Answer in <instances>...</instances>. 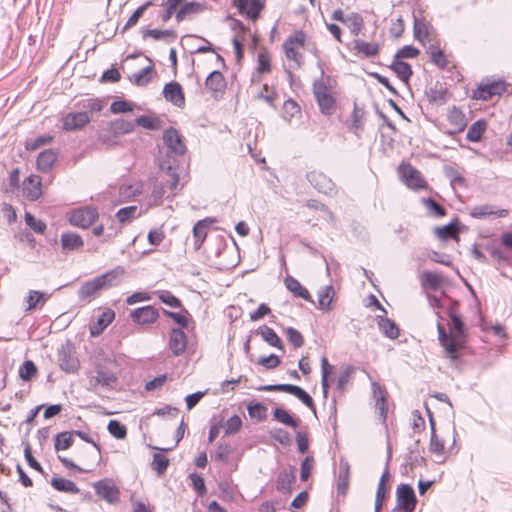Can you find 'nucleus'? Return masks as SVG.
Returning a JSON list of instances; mask_svg holds the SVG:
<instances>
[{
    "label": "nucleus",
    "instance_id": "nucleus-17",
    "mask_svg": "<svg viewBox=\"0 0 512 512\" xmlns=\"http://www.w3.org/2000/svg\"><path fill=\"white\" fill-rule=\"evenodd\" d=\"M158 316V310L152 305L137 308L131 313L133 322L141 325L155 322Z\"/></svg>",
    "mask_w": 512,
    "mask_h": 512
},
{
    "label": "nucleus",
    "instance_id": "nucleus-40",
    "mask_svg": "<svg viewBox=\"0 0 512 512\" xmlns=\"http://www.w3.org/2000/svg\"><path fill=\"white\" fill-rule=\"evenodd\" d=\"M344 25L348 27L353 36H358L364 27V20L360 14L353 12L347 14Z\"/></svg>",
    "mask_w": 512,
    "mask_h": 512
},
{
    "label": "nucleus",
    "instance_id": "nucleus-11",
    "mask_svg": "<svg viewBox=\"0 0 512 512\" xmlns=\"http://www.w3.org/2000/svg\"><path fill=\"white\" fill-rule=\"evenodd\" d=\"M90 120V116L85 111L77 109L63 116V129L67 131L79 130L85 127Z\"/></svg>",
    "mask_w": 512,
    "mask_h": 512
},
{
    "label": "nucleus",
    "instance_id": "nucleus-28",
    "mask_svg": "<svg viewBox=\"0 0 512 512\" xmlns=\"http://www.w3.org/2000/svg\"><path fill=\"white\" fill-rule=\"evenodd\" d=\"M377 324L380 331L390 339H396L399 336V328L396 323L386 317L377 316Z\"/></svg>",
    "mask_w": 512,
    "mask_h": 512
},
{
    "label": "nucleus",
    "instance_id": "nucleus-2",
    "mask_svg": "<svg viewBox=\"0 0 512 512\" xmlns=\"http://www.w3.org/2000/svg\"><path fill=\"white\" fill-rule=\"evenodd\" d=\"M330 77L321 78L313 83V94L320 111L325 115H332L335 110L336 100L331 92Z\"/></svg>",
    "mask_w": 512,
    "mask_h": 512
},
{
    "label": "nucleus",
    "instance_id": "nucleus-48",
    "mask_svg": "<svg viewBox=\"0 0 512 512\" xmlns=\"http://www.w3.org/2000/svg\"><path fill=\"white\" fill-rule=\"evenodd\" d=\"M73 444V432L65 431L58 433L55 437V450H66Z\"/></svg>",
    "mask_w": 512,
    "mask_h": 512
},
{
    "label": "nucleus",
    "instance_id": "nucleus-35",
    "mask_svg": "<svg viewBox=\"0 0 512 512\" xmlns=\"http://www.w3.org/2000/svg\"><path fill=\"white\" fill-rule=\"evenodd\" d=\"M50 484L57 491L71 494H78L80 492V489L73 481L65 478L53 477L50 481Z\"/></svg>",
    "mask_w": 512,
    "mask_h": 512
},
{
    "label": "nucleus",
    "instance_id": "nucleus-61",
    "mask_svg": "<svg viewBox=\"0 0 512 512\" xmlns=\"http://www.w3.org/2000/svg\"><path fill=\"white\" fill-rule=\"evenodd\" d=\"M413 31L415 38L419 41H423L429 36L428 27L425 21L420 20L418 18H414Z\"/></svg>",
    "mask_w": 512,
    "mask_h": 512
},
{
    "label": "nucleus",
    "instance_id": "nucleus-47",
    "mask_svg": "<svg viewBox=\"0 0 512 512\" xmlns=\"http://www.w3.org/2000/svg\"><path fill=\"white\" fill-rule=\"evenodd\" d=\"M464 338H456L455 336H451V340L444 344L442 347L445 350L446 356L451 360H457L458 355L457 351L463 345Z\"/></svg>",
    "mask_w": 512,
    "mask_h": 512
},
{
    "label": "nucleus",
    "instance_id": "nucleus-36",
    "mask_svg": "<svg viewBox=\"0 0 512 512\" xmlns=\"http://www.w3.org/2000/svg\"><path fill=\"white\" fill-rule=\"evenodd\" d=\"M75 107L80 111H85L90 116V113L100 112L104 104L100 99L87 98L79 101L75 104Z\"/></svg>",
    "mask_w": 512,
    "mask_h": 512
},
{
    "label": "nucleus",
    "instance_id": "nucleus-12",
    "mask_svg": "<svg viewBox=\"0 0 512 512\" xmlns=\"http://www.w3.org/2000/svg\"><path fill=\"white\" fill-rule=\"evenodd\" d=\"M506 91V85L503 81H493L487 84H481L474 92V98L480 100H490L493 96H500Z\"/></svg>",
    "mask_w": 512,
    "mask_h": 512
},
{
    "label": "nucleus",
    "instance_id": "nucleus-51",
    "mask_svg": "<svg viewBox=\"0 0 512 512\" xmlns=\"http://www.w3.org/2000/svg\"><path fill=\"white\" fill-rule=\"evenodd\" d=\"M429 450L436 455H442L444 452V442L436 434L435 422H432Z\"/></svg>",
    "mask_w": 512,
    "mask_h": 512
},
{
    "label": "nucleus",
    "instance_id": "nucleus-38",
    "mask_svg": "<svg viewBox=\"0 0 512 512\" xmlns=\"http://www.w3.org/2000/svg\"><path fill=\"white\" fill-rule=\"evenodd\" d=\"M90 382L92 385L101 384L102 386L111 387L117 382V377L111 371L98 369L97 375Z\"/></svg>",
    "mask_w": 512,
    "mask_h": 512
},
{
    "label": "nucleus",
    "instance_id": "nucleus-34",
    "mask_svg": "<svg viewBox=\"0 0 512 512\" xmlns=\"http://www.w3.org/2000/svg\"><path fill=\"white\" fill-rule=\"evenodd\" d=\"M434 232L436 236L442 240L455 239L459 240V230L457 228V221L450 222L447 225L441 227H435Z\"/></svg>",
    "mask_w": 512,
    "mask_h": 512
},
{
    "label": "nucleus",
    "instance_id": "nucleus-57",
    "mask_svg": "<svg viewBox=\"0 0 512 512\" xmlns=\"http://www.w3.org/2000/svg\"><path fill=\"white\" fill-rule=\"evenodd\" d=\"M169 465V459L160 453H156L153 456L152 469L157 472L158 475H162Z\"/></svg>",
    "mask_w": 512,
    "mask_h": 512
},
{
    "label": "nucleus",
    "instance_id": "nucleus-37",
    "mask_svg": "<svg viewBox=\"0 0 512 512\" xmlns=\"http://www.w3.org/2000/svg\"><path fill=\"white\" fill-rule=\"evenodd\" d=\"M205 6L198 2H188L185 3L176 13L177 22H181L185 19L186 16L191 14H197L204 10Z\"/></svg>",
    "mask_w": 512,
    "mask_h": 512
},
{
    "label": "nucleus",
    "instance_id": "nucleus-64",
    "mask_svg": "<svg viewBox=\"0 0 512 512\" xmlns=\"http://www.w3.org/2000/svg\"><path fill=\"white\" fill-rule=\"evenodd\" d=\"M158 297L162 303L170 306L171 308H178L181 306V301L176 296H174L170 291H159Z\"/></svg>",
    "mask_w": 512,
    "mask_h": 512
},
{
    "label": "nucleus",
    "instance_id": "nucleus-32",
    "mask_svg": "<svg viewBox=\"0 0 512 512\" xmlns=\"http://www.w3.org/2000/svg\"><path fill=\"white\" fill-rule=\"evenodd\" d=\"M114 312L107 310L101 313L98 317L97 322L90 327V333L92 336H98L103 330L112 322L114 319Z\"/></svg>",
    "mask_w": 512,
    "mask_h": 512
},
{
    "label": "nucleus",
    "instance_id": "nucleus-6",
    "mask_svg": "<svg viewBox=\"0 0 512 512\" xmlns=\"http://www.w3.org/2000/svg\"><path fill=\"white\" fill-rule=\"evenodd\" d=\"M98 216L99 213L95 207L87 206L73 210L69 216V222L73 226L87 228L95 222Z\"/></svg>",
    "mask_w": 512,
    "mask_h": 512
},
{
    "label": "nucleus",
    "instance_id": "nucleus-7",
    "mask_svg": "<svg viewBox=\"0 0 512 512\" xmlns=\"http://www.w3.org/2000/svg\"><path fill=\"white\" fill-rule=\"evenodd\" d=\"M307 180L318 192L325 195L333 196L336 194L335 183L320 171H311L307 173Z\"/></svg>",
    "mask_w": 512,
    "mask_h": 512
},
{
    "label": "nucleus",
    "instance_id": "nucleus-62",
    "mask_svg": "<svg viewBox=\"0 0 512 512\" xmlns=\"http://www.w3.org/2000/svg\"><path fill=\"white\" fill-rule=\"evenodd\" d=\"M242 427V420L240 416L233 415L225 423V435H232L237 433Z\"/></svg>",
    "mask_w": 512,
    "mask_h": 512
},
{
    "label": "nucleus",
    "instance_id": "nucleus-10",
    "mask_svg": "<svg viewBox=\"0 0 512 512\" xmlns=\"http://www.w3.org/2000/svg\"><path fill=\"white\" fill-rule=\"evenodd\" d=\"M234 5L241 15L255 21L265 7V0H234Z\"/></svg>",
    "mask_w": 512,
    "mask_h": 512
},
{
    "label": "nucleus",
    "instance_id": "nucleus-4",
    "mask_svg": "<svg viewBox=\"0 0 512 512\" xmlns=\"http://www.w3.org/2000/svg\"><path fill=\"white\" fill-rule=\"evenodd\" d=\"M417 503V498L413 487L406 483H401L396 489V506L393 512H413Z\"/></svg>",
    "mask_w": 512,
    "mask_h": 512
},
{
    "label": "nucleus",
    "instance_id": "nucleus-46",
    "mask_svg": "<svg viewBox=\"0 0 512 512\" xmlns=\"http://www.w3.org/2000/svg\"><path fill=\"white\" fill-rule=\"evenodd\" d=\"M152 5L153 1L149 0L145 2L143 5L139 6L129 17L121 32L124 33L128 29L135 26L138 23L139 19L143 16L144 12Z\"/></svg>",
    "mask_w": 512,
    "mask_h": 512
},
{
    "label": "nucleus",
    "instance_id": "nucleus-45",
    "mask_svg": "<svg viewBox=\"0 0 512 512\" xmlns=\"http://www.w3.org/2000/svg\"><path fill=\"white\" fill-rule=\"evenodd\" d=\"M207 235L206 220H200L193 226L194 248L198 250L203 244Z\"/></svg>",
    "mask_w": 512,
    "mask_h": 512
},
{
    "label": "nucleus",
    "instance_id": "nucleus-13",
    "mask_svg": "<svg viewBox=\"0 0 512 512\" xmlns=\"http://www.w3.org/2000/svg\"><path fill=\"white\" fill-rule=\"evenodd\" d=\"M19 175V168L13 169L9 175V185L13 189L20 191L23 198L32 201V173L24 178L21 186L19 185Z\"/></svg>",
    "mask_w": 512,
    "mask_h": 512
},
{
    "label": "nucleus",
    "instance_id": "nucleus-5",
    "mask_svg": "<svg viewBox=\"0 0 512 512\" xmlns=\"http://www.w3.org/2000/svg\"><path fill=\"white\" fill-rule=\"evenodd\" d=\"M58 363L66 373H75L80 367V362L76 356L74 344L71 341H66L58 348Z\"/></svg>",
    "mask_w": 512,
    "mask_h": 512
},
{
    "label": "nucleus",
    "instance_id": "nucleus-20",
    "mask_svg": "<svg viewBox=\"0 0 512 512\" xmlns=\"http://www.w3.org/2000/svg\"><path fill=\"white\" fill-rule=\"evenodd\" d=\"M350 477V464L344 458L339 460V472L337 475V492L338 494L345 495L349 487Z\"/></svg>",
    "mask_w": 512,
    "mask_h": 512
},
{
    "label": "nucleus",
    "instance_id": "nucleus-25",
    "mask_svg": "<svg viewBox=\"0 0 512 512\" xmlns=\"http://www.w3.org/2000/svg\"><path fill=\"white\" fill-rule=\"evenodd\" d=\"M256 333L261 335L263 340L267 342L270 346H273L277 349H280L281 351H284L282 340L272 328L263 325L256 330Z\"/></svg>",
    "mask_w": 512,
    "mask_h": 512
},
{
    "label": "nucleus",
    "instance_id": "nucleus-53",
    "mask_svg": "<svg viewBox=\"0 0 512 512\" xmlns=\"http://www.w3.org/2000/svg\"><path fill=\"white\" fill-rule=\"evenodd\" d=\"M107 429L116 439H124L127 435L126 426L118 420H110Z\"/></svg>",
    "mask_w": 512,
    "mask_h": 512
},
{
    "label": "nucleus",
    "instance_id": "nucleus-8",
    "mask_svg": "<svg viewBox=\"0 0 512 512\" xmlns=\"http://www.w3.org/2000/svg\"><path fill=\"white\" fill-rule=\"evenodd\" d=\"M163 141L168 148V156H183L186 152V146L183 143L182 136L173 127L166 129L163 133Z\"/></svg>",
    "mask_w": 512,
    "mask_h": 512
},
{
    "label": "nucleus",
    "instance_id": "nucleus-54",
    "mask_svg": "<svg viewBox=\"0 0 512 512\" xmlns=\"http://www.w3.org/2000/svg\"><path fill=\"white\" fill-rule=\"evenodd\" d=\"M417 447L418 441L415 443V449L410 448L409 453L407 454L406 460L411 469L422 466L425 463V459L418 451Z\"/></svg>",
    "mask_w": 512,
    "mask_h": 512
},
{
    "label": "nucleus",
    "instance_id": "nucleus-56",
    "mask_svg": "<svg viewBox=\"0 0 512 512\" xmlns=\"http://www.w3.org/2000/svg\"><path fill=\"white\" fill-rule=\"evenodd\" d=\"M296 47H298V46L293 44L292 41L285 40V42L283 44V49H284L286 57L289 60L295 62V64H296L295 68H299L301 65V61H300L301 56L296 51Z\"/></svg>",
    "mask_w": 512,
    "mask_h": 512
},
{
    "label": "nucleus",
    "instance_id": "nucleus-52",
    "mask_svg": "<svg viewBox=\"0 0 512 512\" xmlns=\"http://www.w3.org/2000/svg\"><path fill=\"white\" fill-rule=\"evenodd\" d=\"M448 120L457 128L458 131H462L466 126L465 115L456 107H453L450 110Z\"/></svg>",
    "mask_w": 512,
    "mask_h": 512
},
{
    "label": "nucleus",
    "instance_id": "nucleus-26",
    "mask_svg": "<svg viewBox=\"0 0 512 512\" xmlns=\"http://www.w3.org/2000/svg\"><path fill=\"white\" fill-rule=\"evenodd\" d=\"M205 86L214 93L222 92L226 87L223 74L218 70L212 71L205 80Z\"/></svg>",
    "mask_w": 512,
    "mask_h": 512
},
{
    "label": "nucleus",
    "instance_id": "nucleus-23",
    "mask_svg": "<svg viewBox=\"0 0 512 512\" xmlns=\"http://www.w3.org/2000/svg\"><path fill=\"white\" fill-rule=\"evenodd\" d=\"M353 44L357 54H361L366 58L375 57L379 54L380 46L376 42L369 43L362 39H355Z\"/></svg>",
    "mask_w": 512,
    "mask_h": 512
},
{
    "label": "nucleus",
    "instance_id": "nucleus-41",
    "mask_svg": "<svg viewBox=\"0 0 512 512\" xmlns=\"http://www.w3.org/2000/svg\"><path fill=\"white\" fill-rule=\"evenodd\" d=\"M61 244L64 250H76L83 246V240L76 233H64L61 235Z\"/></svg>",
    "mask_w": 512,
    "mask_h": 512
},
{
    "label": "nucleus",
    "instance_id": "nucleus-16",
    "mask_svg": "<svg viewBox=\"0 0 512 512\" xmlns=\"http://www.w3.org/2000/svg\"><path fill=\"white\" fill-rule=\"evenodd\" d=\"M94 489L98 496L108 503L113 504L119 500V489L108 480H100L94 483Z\"/></svg>",
    "mask_w": 512,
    "mask_h": 512
},
{
    "label": "nucleus",
    "instance_id": "nucleus-50",
    "mask_svg": "<svg viewBox=\"0 0 512 512\" xmlns=\"http://www.w3.org/2000/svg\"><path fill=\"white\" fill-rule=\"evenodd\" d=\"M137 215H139L138 207L128 206L118 210L116 213V218L120 223L124 224L136 218Z\"/></svg>",
    "mask_w": 512,
    "mask_h": 512
},
{
    "label": "nucleus",
    "instance_id": "nucleus-1",
    "mask_svg": "<svg viewBox=\"0 0 512 512\" xmlns=\"http://www.w3.org/2000/svg\"><path fill=\"white\" fill-rule=\"evenodd\" d=\"M124 269L118 266L106 273L84 282L77 294L81 302L90 303L104 290L117 286L124 275Z\"/></svg>",
    "mask_w": 512,
    "mask_h": 512
},
{
    "label": "nucleus",
    "instance_id": "nucleus-49",
    "mask_svg": "<svg viewBox=\"0 0 512 512\" xmlns=\"http://www.w3.org/2000/svg\"><path fill=\"white\" fill-rule=\"evenodd\" d=\"M274 418L289 427L296 428L298 426V421L294 419L285 409L276 408L273 411Z\"/></svg>",
    "mask_w": 512,
    "mask_h": 512
},
{
    "label": "nucleus",
    "instance_id": "nucleus-27",
    "mask_svg": "<svg viewBox=\"0 0 512 512\" xmlns=\"http://www.w3.org/2000/svg\"><path fill=\"white\" fill-rule=\"evenodd\" d=\"M135 124L132 121L125 119H116L109 123V132L113 136L129 134L134 130Z\"/></svg>",
    "mask_w": 512,
    "mask_h": 512
},
{
    "label": "nucleus",
    "instance_id": "nucleus-31",
    "mask_svg": "<svg viewBox=\"0 0 512 512\" xmlns=\"http://www.w3.org/2000/svg\"><path fill=\"white\" fill-rule=\"evenodd\" d=\"M335 291L332 285H326L318 291V304L319 309L322 311H329L333 301Z\"/></svg>",
    "mask_w": 512,
    "mask_h": 512
},
{
    "label": "nucleus",
    "instance_id": "nucleus-21",
    "mask_svg": "<svg viewBox=\"0 0 512 512\" xmlns=\"http://www.w3.org/2000/svg\"><path fill=\"white\" fill-rule=\"evenodd\" d=\"M295 478V469L293 467L282 470L276 480V489L282 494H289Z\"/></svg>",
    "mask_w": 512,
    "mask_h": 512
},
{
    "label": "nucleus",
    "instance_id": "nucleus-59",
    "mask_svg": "<svg viewBox=\"0 0 512 512\" xmlns=\"http://www.w3.org/2000/svg\"><path fill=\"white\" fill-rule=\"evenodd\" d=\"M135 123L145 129L157 130L160 128V120L156 117L142 115L136 118Z\"/></svg>",
    "mask_w": 512,
    "mask_h": 512
},
{
    "label": "nucleus",
    "instance_id": "nucleus-33",
    "mask_svg": "<svg viewBox=\"0 0 512 512\" xmlns=\"http://www.w3.org/2000/svg\"><path fill=\"white\" fill-rule=\"evenodd\" d=\"M57 159V154L54 150L48 149L39 153L37 157V168L41 171H48L52 168Z\"/></svg>",
    "mask_w": 512,
    "mask_h": 512
},
{
    "label": "nucleus",
    "instance_id": "nucleus-44",
    "mask_svg": "<svg viewBox=\"0 0 512 512\" xmlns=\"http://www.w3.org/2000/svg\"><path fill=\"white\" fill-rule=\"evenodd\" d=\"M442 282V276L431 271H425L421 275V284L424 288L437 290Z\"/></svg>",
    "mask_w": 512,
    "mask_h": 512
},
{
    "label": "nucleus",
    "instance_id": "nucleus-14",
    "mask_svg": "<svg viewBox=\"0 0 512 512\" xmlns=\"http://www.w3.org/2000/svg\"><path fill=\"white\" fill-rule=\"evenodd\" d=\"M458 302H453L447 309V315L450 319L451 336L456 338L465 337V326L461 316L458 313Z\"/></svg>",
    "mask_w": 512,
    "mask_h": 512
},
{
    "label": "nucleus",
    "instance_id": "nucleus-15",
    "mask_svg": "<svg viewBox=\"0 0 512 512\" xmlns=\"http://www.w3.org/2000/svg\"><path fill=\"white\" fill-rule=\"evenodd\" d=\"M163 96L178 108L185 106V96L181 85L178 82L172 81L167 83L163 88Z\"/></svg>",
    "mask_w": 512,
    "mask_h": 512
},
{
    "label": "nucleus",
    "instance_id": "nucleus-29",
    "mask_svg": "<svg viewBox=\"0 0 512 512\" xmlns=\"http://www.w3.org/2000/svg\"><path fill=\"white\" fill-rule=\"evenodd\" d=\"M142 38L146 40L148 37L154 40H167L174 41L177 38L176 33L173 30H159V29H141Z\"/></svg>",
    "mask_w": 512,
    "mask_h": 512
},
{
    "label": "nucleus",
    "instance_id": "nucleus-9",
    "mask_svg": "<svg viewBox=\"0 0 512 512\" xmlns=\"http://www.w3.org/2000/svg\"><path fill=\"white\" fill-rule=\"evenodd\" d=\"M402 181L408 188L419 190L425 187V180L421 173L410 164H402L398 168Z\"/></svg>",
    "mask_w": 512,
    "mask_h": 512
},
{
    "label": "nucleus",
    "instance_id": "nucleus-43",
    "mask_svg": "<svg viewBox=\"0 0 512 512\" xmlns=\"http://www.w3.org/2000/svg\"><path fill=\"white\" fill-rule=\"evenodd\" d=\"M486 129V122L483 119L474 122L468 129L466 139L470 142H478Z\"/></svg>",
    "mask_w": 512,
    "mask_h": 512
},
{
    "label": "nucleus",
    "instance_id": "nucleus-18",
    "mask_svg": "<svg viewBox=\"0 0 512 512\" xmlns=\"http://www.w3.org/2000/svg\"><path fill=\"white\" fill-rule=\"evenodd\" d=\"M187 346V336L182 329L174 328L170 333L169 348L173 355L180 356Z\"/></svg>",
    "mask_w": 512,
    "mask_h": 512
},
{
    "label": "nucleus",
    "instance_id": "nucleus-22",
    "mask_svg": "<svg viewBox=\"0 0 512 512\" xmlns=\"http://www.w3.org/2000/svg\"><path fill=\"white\" fill-rule=\"evenodd\" d=\"M286 288L293 293L295 297L302 298L308 302L314 303L309 291L293 276L287 275L284 279Z\"/></svg>",
    "mask_w": 512,
    "mask_h": 512
},
{
    "label": "nucleus",
    "instance_id": "nucleus-19",
    "mask_svg": "<svg viewBox=\"0 0 512 512\" xmlns=\"http://www.w3.org/2000/svg\"><path fill=\"white\" fill-rule=\"evenodd\" d=\"M372 393L375 399V407L379 411V416L384 423L387 418L388 406L386 403V391L377 382H372Z\"/></svg>",
    "mask_w": 512,
    "mask_h": 512
},
{
    "label": "nucleus",
    "instance_id": "nucleus-58",
    "mask_svg": "<svg viewBox=\"0 0 512 512\" xmlns=\"http://www.w3.org/2000/svg\"><path fill=\"white\" fill-rule=\"evenodd\" d=\"M430 55L432 62L439 68L444 69L447 65V60L444 52L437 46H430Z\"/></svg>",
    "mask_w": 512,
    "mask_h": 512
},
{
    "label": "nucleus",
    "instance_id": "nucleus-24",
    "mask_svg": "<svg viewBox=\"0 0 512 512\" xmlns=\"http://www.w3.org/2000/svg\"><path fill=\"white\" fill-rule=\"evenodd\" d=\"M508 210L506 209H499L494 210L491 205H479L475 206L471 209L470 215L473 218L482 219L491 215H495L496 217H506L508 215Z\"/></svg>",
    "mask_w": 512,
    "mask_h": 512
},
{
    "label": "nucleus",
    "instance_id": "nucleus-55",
    "mask_svg": "<svg viewBox=\"0 0 512 512\" xmlns=\"http://www.w3.org/2000/svg\"><path fill=\"white\" fill-rule=\"evenodd\" d=\"M444 173L445 176L450 180L452 187L465 185L464 177L454 167L445 166Z\"/></svg>",
    "mask_w": 512,
    "mask_h": 512
},
{
    "label": "nucleus",
    "instance_id": "nucleus-30",
    "mask_svg": "<svg viewBox=\"0 0 512 512\" xmlns=\"http://www.w3.org/2000/svg\"><path fill=\"white\" fill-rule=\"evenodd\" d=\"M389 67L403 82L408 83L413 72L407 62L394 58Z\"/></svg>",
    "mask_w": 512,
    "mask_h": 512
},
{
    "label": "nucleus",
    "instance_id": "nucleus-60",
    "mask_svg": "<svg viewBox=\"0 0 512 512\" xmlns=\"http://www.w3.org/2000/svg\"><path fill=\"white\" fill-rule=\"evenodd\" d=\"M287 340L293 345L295 349L300 348L304 344L302 334L293 327H288L285 330Z\"/></svg>",
    "mask_w": 512,
    "mask_h": 512
},
{
    "label": "nucleus",
    "instance_id": "nucleus-39",
    "mask_svg": "<svg viewBox=\"0 0 512 512\" xmlns=\"http://www.w3.org/2000/svg\"><path fill=\"white\" fill-rule=\"evenodd\" d=\"M160 168L163 171H167V174L170 177L169 189L171 194L174 196L178 190L179 185V176L174 171V165L168 160H163L160 163Z\"/></svg>",
    "mask_w": 512,
    "mask_h": 512
},
{
    "label": "nucleus",
    "instance_id": "nucleus-42",
    "mask_svg": "<svg viewBox=\"0 0 512 512\" xmlns=\"http://www.w3.org/2000/svg\"><path fill=\"white\" fill-rule=\"evenodd\" d=\"M25 222L27 229L16 232L15 238L24 245L32 246V234L29 231L32 229V213L29 211L25 212Z\"/></svg>",
    "mask_w": 512,
    "mask_h": 512
},
{
    "label": "nucleus",
    "instance_id": "nucleus-3",
    "mask_svg": "<svg viewBox=\"0 0 512 512\" xmlns=\"http://www.w3.org/2000/svg\"><path fill=\"white\" fill-rule=\"evenodd\" d=\"M260 391L286 392L298 398L304 405L315 412V404L312 397L300 386L293 384H268L261 386Z\"/></svg>",
    "mask_w": 512,
    "mask_h": 512
},
{
    "label": "nucleus",
    "instance_id": "nucleus-63",
    "mask_svg": "<svg viewBox=\"0 0 512 512\" xmlns=\"http://www.w3.org/2000/svg\"><path fill=\"white\" fill-rule=\"evenodd\" d=\"M249 416L261 421L266 417L267 408L261 403H251L247 406Z\"/></svg>",
    "mask_w": 512,
    "mask_h": 512
}]
</instances>
